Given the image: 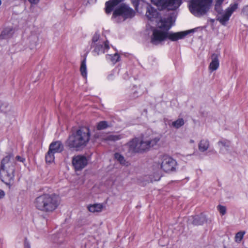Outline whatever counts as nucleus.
I'll return each instance as SVG.
<instances>
[{"label":"nucleus","mask_w":248,"mask_h":248,"mask_svg":"<svg viewBox=\"0 0 248 248\" xmlns=\"http://www.w3.org/2000/svg\"><path fill=\"white\" fill-rule=\"evenodd\" d=\"M90 137V130L88 127H80L69 135L65 141V146L71 150L80 151L87 145Z\"/></svg>","instance_id":"nucleus-1"},{"label":"nucleus","mask_w":248,"mask_h":248,"mask_svg":"<svg viewBox=\"0 0 248 248\" xmlns=\"http://www.w3.org/2000/svg\"><path fill=\"white\" fill-rule=\"evenodd\" d=\"M60 203V198L58 195L46 193L37 196L33 202L34 206L36 209L46 213L54 212Z\"/></svg>","instance_id":"nucleus-2"},{"label":"nucleus","mask_w":248,"mask_h":248,"mask_svg":"<svg viewBox=\"0 0 248 248\" xmlns=\"http://www.w3.org/2000/svg\"><path fill=\"white\" fill-rule=\"evenodd\" d=\"M15 170V162L14 155L12 154H9L1 160L0 178L1 181L8 186L9 187L14 182Z\"/></svg>","instance_id":"nucleus-3"},{"label":"nucleus","mask_w":248,"mask_h":248,"mask_svg":"<svg viewBox=\"0 0 248 248\" xmlns=\"http://www.w3.org/2000/svg\"><path fill=\"white\" fill-rule=\"evenodd\" d=\"M135 15L134 10L130 8L128 4L122 3L118 6L113 12L112 18H116L121 16L123 20L124 21L126 19L131 18Z\"/></svg>","instance_id":"nucleus-4"},{"label":"nucleus","mask_w":248,"mask_h":248,"mask_svg":"<svg viewBox=\"0 0 248 248\" xmlns=\"http://www.w3.org/2000/svg\"><path fill=\"white\" fill-rule=\"evenodd\" d=\"M160 10L169 7L171 10H176L182 3V0H151Z\"/></svg>","instance_id":"nucleus-5"},{"label":"nucleus","mask_w":248,"mask_h":248,"mask_svg":"<svg viewBox=\"0 0 248 248\" xmlns=\"http://www.w3.org/2000/svg\"><path fill=\"white\" fill-rule=\"evenodd\" d=\"M177 166L176 161L171 157L164 155L162 158L161 168L166 172L174 171Z\"/></svg>","instance_id":"nucleus-6"},{"label":"nucleus","mask_w":248,"mask_h":248,"mask_svg":"<svg viewBox=\"0 0 248 248\" xmlns=\"http://www.w3.org/2000/svg\"><path fill=\"white\" fill-rule=\"evenodd\" d=\"M198 31H202L201 27H198L188 31H180L177 32H172L167 31V38L169 39L171 41H176L179 39L184 38L186 35L189 34L190 33Z\"/></svg>","instance_id":"nucleus-7"},{"label":"nucleus","mask_w":248,"mask_h":248,"mask_svg":"<svg viewBox=\"0 0 248 248\" xmlns=\"http://www.w3.org/2000/svg\"><path fill=\"white\" fill-rule=\"evenodd\" d=\"M167 31L154 29L151 37V42L154 45H158L167 39Z\"/></svg>","instance_id":"nucleus-8"},{"label":"nucleus","mask_w":248,"mask_h":248,"mask_svg":"<svg viewBox=\"0 0 248 248\" xmlns=\"http://www.w3.org/2000/svg\"><path fill=\"white\" fill-rule=\"evenodd\" d=\"M88 163L87 158L82 155L75 156L72 159V164L76 170H81Z\"/></svg>","instance_id":"nucleus-9"},{"label":"nucleus","mask_w":248,"mask_h":248,"mask_svg":"<svg viewBox=\"0 0 248 248\" xmlns=\"http://www.w3.org/2000/svg\"><path fill=\"white\" fill-rule=\"evenodd\" d=\"M189 10L194 16H202V0H191Z\"/></svg>","instance_id":"nucleus-10"},{"label":"nucleus","mask_w":248,"mask_h":248,"mask_svg":"<svg viewBox=\"0 0 248 248\" xmlns=\"http://www.w3.org/2000/svg\"><path fill=\"white\" fill-rule=\"evenodd\" d=\"M139 139L137 138L132 139L125 145L127 148L128 153L130 154L139 153Z\"/></svg>","instance_id":"nucleus-11"},{"label":"nucleus","mask_w":248,"mask_h":248,"mask_svg":"<svg viewBox=\"0 0 248 248\" xmlns=\"http://www.w3.org/2000/svg\"><path fill=\"white\" fill-rule=\"evenodd\" d=\"M91 48H94L93 52L94 55H99L100 54L104 53L105 51H107L109 48V42L106 40L103 44L97 43L93 46H91Z\"/></svg>","instance_id":"nucleus-12"},{"label":"nucleus","mask_w":248,"mask_h":248,"mask_svg":"<svg viewBox=\"0 0 248 248\" xmlns=\"http://www.w3.org/2000/svg\"><path fill=\"white\" fill-rule=\"evenodd\" d=\"M159 23L160 25L159 26V28L165 31H167L172 26V17L171 16H169L167 18H161L159 21Z\"/></svg>","instance_id":"nucleus-13"},{"label":"nucleus","mask_w":248,"mask_h":248,"mask_svg":"<svg viewBox=\"0 0 248 248\" xmlns=\"http://www.w3.org/2000/svg\"><path fill=\"white\" fill-rule=\"evenodd\" d=\"M124 0H109L105 3V12L107 14H109L114 10L115 6L123 2Z\"/></svg>","instance_id":"nucleus-14"},{"label":"nucleus","mask_w":248,"mask_h":248,"mask_svg":"<svg viewBox=\"0 0 248 248\" xmlns=\"http://www.w3.org/2000/svg\"><path fill=\"white\" fill-rule=\"evenodd\" d=\"M158 15L159 13L156 9L151 5H148L147 7L146 16L149 20L152 21L154 19L156 18Z\"/></svg>","instance_id":"nucleus-15"},{"label":"nucleus","mask_w":248,"mask_h":248,"mask_svg":"<svg viewBox=\"0 0 248 248\" xmlns=\"http://www.w3.org/2000/svg\"><path fill=\"white\" fill-rule=\"evenodd\" d=\"M50 152L61 153L63 150V145L61 141H56L52 142L49 146Z\"/></svg>","instance_id":"nucleus-16"},{"label":"nucleus","mask_w":248,"mask_h":248,"mask_svg":"<svg viewBox=\"0 0 248 248\" xmlns=\"http://www.w3.org/2000/svg\"><path fill=\"white\" fill-rule=\"evenodd\" d=\"M230 142L226 139L221 140L217 142V146L219 148V152L221 154H224L228 151L230 146Z\"/></svg>","instance_id":"nucleus-17"},{"label":"nucleus","mask_w":248,"mask_h":248,"mask_svg":"<svg viewBox=\"0 0 248 248\" xmlns=\"http://www.w3.org/2000/svg\"><path fill=\"white\" fill-rule=\"evenodd\" d=\"M211 62L209 66V70L212 72L217 70L219 65L218 56L217 54H213L211 56Z\"/></svg>","instance_id":"nucleus-18"},{"label":"nucleus","mask_w":248,"mask_h":248,"mask_svg":"<svg viewBox=\"0 0 248 248\" xmlns=\"http://www.w3.org/2000/svg\"><path fill=\"white\" fill-rule=\"evenodd\" d=\"M217 16V20H218L222 25H226L227 22L229 20L231 15L226 11L223 14H220Z\"/></svg>","instance_id":"nucleus-19"},{"label":"nucleus","mask_w":248,"mask_h":248,"mask_svg":"<svg viewBox=\"0 0 248 248\" xmlns=\"http://www.w3.org/2000/svg\"><path fill=\"white\" fill-rule=\"evenodd\" d=\"M150 146L148 140H140L139 139V153H143L150 149Z\"/></svg>","instance_id":"nucleus-20"},{"label":"nucleus","mask_w":248,"mask_h":248,"mask_svg":"<svg viewBox=\"0 0 248 248\" xmlns=\"http://www.w3.org/2000/svg\"><path fill=\"white\" fill-rule=\"evenodd\" d=\"M13 34V30L11 28L5 29L0 34V39H8Z\"/></svg>","instance_id":"nucleus-21"},{"label":"nucleus","mask_w":248,"mask_h":248,"mask_svg":"<svg viewBox=\"0 0 248 248\" xmlns=\"http://www.w3.org/2000/svg\"><path fill=\"white\" fill-rule=\"evenodd\" d=\"M103 207L101 203H96L89 205L88 209L91 212H99L103 210Z\"/></svg>","instance_id":"nucleus-22"},{"label":"nucleus","mask_w":248,"mask_h":248,"mask_svg":"<svg viewBox=\"0 0 248 248\" xmlns=\"http://www.w3.org/2000/svg\"><path fill=\"white\" fill-rule=\"evenodd\" d=\"M86 55L85 56L84 58L81 61L80 67V71L81 72V75L86 78L87 77V67H86Z\"/></svg>","instance_id":"nucleus-23"},{"label":"nucleus","mask_w":248,"mask_h":248,"mask_svg":"<svg viewBox=\"0 0 248 248\" xmlns=\"http://www.w3.org/2000/svg\"><path fill=\"white\" fill-rule=\"evenodd\" d=\"M111 126L110 124H108V122L102 121L97 124L96 128L98 130L106 129Z\"/></svg>","instance_id":"nucleus-24"},{"label":"nucleus","mask_w":248,"mask_h":248,"mask_svg":"<svg viewBox=\"0 0 248 248\" xmlns=\"http://www.w3.org/2000/svg\"><path fill=\"white\" fill-rule=\"evenodd\" d=\"M212 0H202V14L207 12L210 8Z\"/></svg>","instance_id":"nucleus-25"},{"label":"nucleus","mask_w":248,"mask_h":248,"mask_svg":"<svg viewBox=\"0 0 248 248\" xmlns=\"http://www.w3.org/2000/svg\"><path fill=\"white\" fill-rule=\"evenodd\" d=\"M54 153L53 152H50V149H48V152L46 155V163H51L54 160Z\"/></svg>","instance_id":"nucleus-26"},{"label":"nucleus","mask_w":248,"mask_h":248,"mask_svg":"<svg viewBox=\"0 0 248 248\" xmlns=\"http://www.w3.org/2000/svg\"><path fill=\"white\" fill-rule=\"evenodd\" d=\"M238 7V4L237 3H234L230 4L229 7L226 9V11L231 16L232 13L237 10Z\"/></svg>","instance_id":"nucleus-27"},{"label":"nucleus","mask_w":248,"mask_h":248,"mask_svg":"<svg viewBox=\"0 0 248 248\" xmlns=\"http://www.w3.org/2000/svg\"><path fill=\"white\" fill-rule=\"evenodd\" d=\"M189 221H191V223L195 225H201L202 222L201 217L199 215L191 217V218L189 219Z\"/></svg>","instance_id":"nucleus-28"},{"label":"nucleus","mask_w":248,"mask_h":248,"mask_svg":"<svg viewBox=\"0 0 248 248\" xmlns=\"http://www.w3.org/2000/svg\"><path fill=\"white\" fill-rule=\"evenodd\" d=\"M160 140V136H157L152 139L148 140L150 148L154 147L155 145H157V143Z\"/></svg>","instance_id":"nucleus-29"},{"label":"nucleus","mask_w":248,"mask_h":248,"mask_svg":"<svg viewBox=\"0 0 248 248\" xmlns=\"http://www.w3.org/2000/svg\"><path fill=\"white\" fill-rule=\"evenodd\" d=\"M106 57L107 59H110L113 63L119 62L120 58V55L117 53H116L113 55H107Z\"/></svg>","instance_id":"nucleus-30"},{"label":"nucleus","mask_w":248,"mask_h":248,"mask_svg":"<svg viewBox=\"0 0 248 248\" xmlns=\"http://www.w3.org/2000/svg\"><path fill=\"white\" fill-rule=\"evenodd\" d=\"M184 124V120L182 118H180L172 123L171 125L178 129Z\"/></svg>","instance_id":"nucleus-31"},{"label":"nucleus","mask_w":248,"mask_h":248,"mask_svg":"<svg viewBox=\"0 0 248 248\" xmlns=\"http://www.w3.org/2000/svg\"><path fill=\"white\" fill-rule=\"evenodd\" d=\"M53 239L54 243H58L59 244H61L63 241V237H62V234L60 233L53 235Z\"/></svg>","instance_id":"nucleus-32"},{"label":"nucleus","mask_w":248,"mask_h":248,"mask_svg":"<svg viewBox=\"0 0 248 248\" xmlns=\"http://www.w3.org/2000/svg\"><path fill=\"white\" fill-rule=\"evenodd\" d=\"M115 158L120 162L121 164L125 165L126 161L124 157L119 153H116L114 154Z\"/></svg>","instance_id":"nucleus-33"},{"label":"nucleus","mask_w":248,"mask_h":248,"mask_svg":"<svg viewBox=\"0 0 248 248\" xmlns=\"http://www.w3.org/2000/svg\"><path fill=\"white\" fill-rule=\"evenodd\" d=\"M241 15L248 20V4L244 6L241 10Z\"/></svg>","instance_id":"nucleus-34"},{"label":"nucleus","mask_w":248,"mask_h":248,"mask_svg":"<svg viewBox=\"0 0 248 248\" xmlns=\"http://www.w3.org/2000/svg\"><path fill=\"white\" fill-rule=\"evenodd\" d=\"M212 220L211 218L204 216H202V225L206 224L207 227H210Z\"/></svg>","instance_id":"nucleus-35"},{"label":"nucleus","mask_w":248,"mask_h":248,"mask_svg":"<svg viewBox=\"0 0 248 248\" xmlns=\"http://www.w3.org/2000/svg\"><path fill=\"white\" fill-rule=\"evenodd\" d=\"M245 234V232H237L236 234V235L235 237V241L240 242L242 240Z\"/></svg>","instance_id":"nucleus-36"},{"label":"nucleus","mask_w":248,"mask_h":248,"mask_svg":"<svg viewBox=\"0 0 248 248\" xmlns=\"http://www.w3.org/2000/svg\"><path fill=\"white\" fill-rule=\"evenodd\" d=\"M122 138L121 135H109L107 137V140L110 141H117Z\"/></svg>","instance_id":"nucleus-37"},{"label":"nucleus","mask_w":248,"mask_h":248,"mask_svg":"<svg viewBox=\"0 0 248 248\" xmlns=\"http://www.w3.org/2000/svg\"><path fill=\"white\" fill-rule=\"evenodd\" d=\"M217 209L221 216H223L226 213V207L222 205H218L217 206Z\"/></svg>","instance_id":"nucleus-38"},{"label":"nucleus","mask_w":248,"mask_h":248,"mask_svg":"<svg viewBox=\"0 0 248 248\" xmlns=\"http://www.w3.org/2000/svg\"><path fill=\"white\" fill-rule=\"evenodd\" d=\"M100 38V35L97 32H95L92 38V43L91 46H93L97 44V41L99 40Z\"/></svg>","instance_id":"nucleus-39"},{"label":"nucleus","mask_w":248,"mask_h":248,"mask_svg":"<svg viewBox=\"0 0 248 248\" xmlns=\"http://www.w3.org/2000/svg\"><path fill=\"white\" fill-rule=\"evenodd\" d=\"M209 146L210 144L208 140H203L202 142V152L207 151L209 148Z\"/></svg>","instance_id":"nucleus-40"},{"label":"nucleus","mask_w":248,"mask_h":248,"mask_svg":"<svg viewBox=\"0 0 248 248\" xmlns=\"http://www.w3.org/2000/svg\"><path fill=\"white\" fill-rule=\"evenodd\" d=\"M140 0H131L133 6L136 10L138 9Z\"/></svg>","instance_id":"nucleus-41"},{"label":"nucleus","mask_w":248,"mask_h":248,"mask_svg":"<svg viewBox=\"0 0 248 248\" xmlns=\"http://www.w3.org/2000/svg\"><path fill=\"white\" fill-rule=\"evenodd\" d=\"M215 9L218 15L222 14L223 10L221 7V5H217H217H215Z\"/></svg>","instance_id":"nucleus-42"},{"label":"nucleus","mask_w":248,"mask_h":248,"mask_svg":"<svg viewBox=\"0 0 248 248\" xmlns=\"http://www.w3.org/2000/svg\"><path fill=\"white\" fill-rule=\"evenodd\" d=\"M216 153V152L213 148H210L209 150L208 151V152H206L204 154V155H210L214 154Z\"/></svg>","instance_id":"nucleus-43"},{"label":"nucleus","mask_w":248,"mask_h":248,"mask_svg":"<svg viewBox=\"0 0 248 248\" xmlns=\"http://www.w3.org/2000/svg\"><path fill=\"white\" fill-rule=\"evenodd\" d=\"M24 248H31L30 244L26 237L24 239Z\"/></svg>","instance_id":"nucleus-44"},{"label":"nucleus","mask_w":248,"mask_h":248,"mask_svg":"<svg viewBox=\"0 0 248 248\" xmlns=\"http://www.w3.org/2000/svg\"><path fill=\"white\" fill-rule=\"evenodd\" d=\"M16 159L20 162H23L24 160H25L24 158H23L22 157L19 155L16 156Z\"/></svg>","instance_id":"nucleus-45"},{"label":"nucleus","mask_w":248,"mask_h":248,"mask_svg":"<svg viewBox=\"0 0 248 248\" xmlns=\"http://www.w3.org/2000/svg\"><path fill=\"white\" fill-rule=\"evenodd\" d=\"M28 1L31 4H37L39 1V0H28Z\"/></svg>","instance_id":"nucleus-46"},{"label":"nucleus","mask_w":248,"mask_h":248,"mask_svg":"<svg viewBox=\"0 0 248 248\" xmlns=\"http://www.w3.org/2000/svg\"><path fill=\"white\" fill-rule=\"evenodd\" d=\"M224 0H217L215 5H221Z\"/></svg>","instance_id":"nucleus-47"},{"label":"nucleus","mask_w":248,"mask_h":248,"mask_svg":"<svg viewBox=\"0 0 248 248\" xmlns=\"http://www.w3.org/2000/svg\"><path fill=\"white\" fill-rule=\"evenodd\" d=\"M5 193L2 190H0V199L2 198L4 196Z\"/></svg>","instance_id":"nucleus-48"},{"label":"nucleus","mask_w":248,"mask_h":248,"mask_svg":"<svg viewBox=\"0 0 248 248\" xmlns=\"http://www.w3.org/2000/svg\"><path fill=\"white\" fill-rule=\"evenodd\" d=\"M96 1V0H87V2L89 3H95Z\"/></svg>","instance_id":"nucleus-49"},{"label":"nucleus","mask_w":248,"mask_h":248,"mask_svg":"<svg viewBox=\"0 0 248 248\" xmlns=\"http://www.w3.org/2000/svg\"><path fill=\"white\" fill-rule=\"evenodd\" d=\"M199 148L200 150L202 149V141H200L199 143Z\"/></svg>","instance_id":"nucleus-50"},{"label":"nucleus","mask_w":248,"mask_h":248,"mask_svg":"<svg viewBox=\"0 0 248 248\" xmlns=\"http://www.w3.org/2000/svg\"><path fill=\"white\" fill-rule=\"evenodd\" d=\"M4 106L5 107H6L7 106V105L6 104H3V105L1 106V108H2V107H4Z\"/></svg>","instance_id":"nucleus-51"},{"label":"nucleus","mask_w":248,"mask_h":248,"mask_svg":"<svg viewBox=\"0 0 248 248\" xmlns=\"http://www.w3.org/2000/svg\"><path fill=\"white\" fill-rule=\"evenodd\" d=\"M1 0H0V5H1Z\"/></svg>","instance_id":"nucleus-52"}]
</instances>
